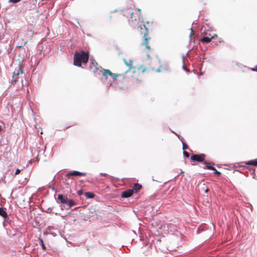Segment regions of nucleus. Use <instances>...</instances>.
<instances>
[{"label": "nucleus", "instance_id": "39", "mask_svg": "<svg viewBox=\"0 0 257 257\" xmlns=\"http://www.w3.org/2000/svg\"><path fill=\"white\" fill-rule=\"evenodd\" d=\"M30 163H32V160H31L30 161H29Z\"/></svg>", "mask_w": 257, "mask_h": 257}, {"label": "nucleus", "instance_id": "27", "mask_svg": "<svg viewBox=\"0 0 257 257\" xmlns=\"http://www.w3.org/2000/svg\"><path fill=\"white\" fill-rule=\"evenodd\" d=\"M77 193L79 196H81V195H83V191L82 189H80V190H78Z\"/></svg>", "mask_w": 257, "mask_h": 257}, {"label": "nucleus", "instance_id": "24", "mask_svg": "<svg viewBox=\"0 0 257 257\" xmlns=\"http://www.w3.org/2000/svg\"><path fill=\"white\" fill-rule=\"evenodd\" d=\"M183 156L184 157H186V158H189V153L186 152V151H183Z\"/></svg>", "mask_w": 257, "mask_h": 257}, {"label": "nucleus", "instance_id": "40", "mask_svg": "<svg viewBox=\"0 0 257 257\" xmlns=\"http://www.w3.org/2000/svg\"><path fill=\"white\" fill-rule=\"evenodd\" d=\"M182 173H183V172L182 171H181V172L180 173V174H182Z\"/></svg>", "mask_w": 257, "mask_h": 257}, {"label": "nucleus", "instance_id": "18", "mask_svg": "<svg viewBox=\"0 0 257 257\" xmlns=\"http://www.w3.org/2000/svg\"><path fill=\"white\" fill-rule=\"evenodd\" d=\"M39 244L41 245V246L42 247V249L43 250H45L46 249V247L45 245L44 244L43 239L39 237Z\"/></svg>", "mask_w": 257, "mask_h": 257}, {"label": "nucleus", "instance_id": "6", "mask_svg": "<svg viewBox=\"0 0 257 257\" xmlns=\"http://www.w3.org/2000/svg\"><path fill=\"white\" fill-rule=\"evenodd\" d=\"M134 193V190L128 189L122 192L121 197L124 198H127L132 196Z\"/></svg>", "mask_w": 257, "mask_h": 257}, {"label": "nucleus", "instance_id": "38", "mask_svg": "<svg viewBox=\"0 0 257 257\" xmlns=\"http://www.w3.org/2000/svg\"><path fill=\"white\" fill-rule=\"evenodd\" d=\"M255 178H256V176H255V175H254V176H253V178H254V179H255Z\"/></svg>", "mask_w": 257, "mask_h": 257}, {"label": "nucleus", "instance_id": "29", "mask_svg": "<svg viewBox=\"0 0 257 257\" xmlns=\"http://www.w3.org/2000/svg\"><path fill=\"white\" fill-rule=\"evenodd\" d=\"M182 68H183V69L185 71H187V72H188L189 71V70L188 69H187L184 64L183 65V66H182Z\"/></svg>", "mask_w": 257, "mask_h": 257}, {"label": "nucleus", "instance_id": "17", "mask_svg": "<svg viewBox=\"0 0 257 257\" xmlns=\"http://www.w3.org/2000/svg\"><path fill=\"white\" fill-rule=\"evenodd\" d=\"M168 228L171 230V231H177V227L176 225L172 224L168 225Z\"/></svg>", "mask_w": 257, "mask_h": 257}, {"label": "nucleus", "instance_id": "7", "mask_svg": "<svg viewBox=\"0 0 257 257\" xmlns=\"http://www.w3.org/2000/svg\"><path fill=\"white\" fill-rule=\"evenodd\" d=\"M57 199L58 200V203L66 205L68 198L67 197H64L62 194H58Z\"/></svg>", "mask_w": 257, "mask_h": 257}, {"label": "nucleus", "instance_id": "5", "mask_svg": "<svg viewBox=\"0 0 257 257\" xmlns=\"http://www.w3.org/2000/svg\"><path fill=\"white\" fill-rule=\"evenodd\" d=\"M86 174L85 173L80 172L78 171H73L66 174L65 177L69 178L71 176H85Z\"/></svg>", "mask_w": 257, "mask_h": 257}, {"label": "nucleus", "instance_id": "28", "mask_svg": "<svg viewBox=\"0 0 257 257\" xmlns=\"http://www.w3.org/2000/svg\"><path fill=\"white\" fill-rule=\"evenodd\" d=\"M20 172H21V170H20V169H17L16 170V172H15V175H18V174H19Z\"/></svg>", "mask_w": 257, "mask_h": 257}, {"label": "nucleus", "instance_id": "1", "mask_svg": "<svg viewBox=\"0 0 257 257\" xmlns=\"http://www.w3.org/2000/svg\"><path fill=\"white\" fill-rule=\"evenodd\" d=\"M141 10L139 9L137 10L135 13L132 12L131 19L128 20V22L132 26L135 28L140 29L141 34H144V41L142 45H146V48L150 49V47L147 45L148 41L150 39L148 35V30L143 22L141 21Z\"/></svg>", "mask_w": 257, "mask_h": 257}, {"label": "nucleus", "instance_id": "25", "mask_svg": "<svg viewBox=\"0 0 257 257\" xmlns=\"http://www.w3.org/2000/svg\"><path fill=\"white\" fill-rule=\"evenodd\" d=\"M47 213H54V212L53 211V209L52 208L49 207L47 209V210L46 211Z\"/></svg>", "mask_w": 257, "mask_h": 257}, {"label": "nucleus", "instance_id": "43", "mask_svg": "<svg viewBox=\"0 0 257 257\" xmlns=\"http://www.w3.org/2000/svg\"><path fill=\"white\" fill-rule=\"evenodd\" d=\"M2 198V195H1V194H0V198Z\"/></svg>", "mask_w": 257, "mask_h": 257}, {"label": "nucleus", "instance_id": "33", "mask_svg": "<svg viewBox=\"0 0 257 257\" xmlns=\"http://www.w3.org/2000/svg\"><path fill=\"white\" fill-rule=\"evenodd\" d=\"M30 0H23V3H27L28 2L30 1Z\"/></svg>", "mask_w": 257, "mask_h": 257}, {"label": "nucleus", "instance_id": "2", "mask_svg": "<svg viewBox=\"0 0 257 257\" xmlns=\"http://www.w3.org/2000/svg\"><path fill=\"white\" fill-rule=\"evenodd\" d=\"M91 64L89 66V69L91 70L96 75H99L102 73L103 76L104 77L105 80H107V75L111 77L113 81L116 79L118 75L113 73L108 69H103L102 67L100 68H97V63L92 58H90Z\"/></svg>", "mask_w": 257, "mask_h": 257}, {"label": "nucleus", "instance_id": "31", "mask_svg": "<svg viewBox=\"0 0 257 257\" xmlns=\"http://www.w3.org/2000/svg\"><path fill=\"white\" fill-rule=\"evenodd\" d=\"M252 71H256V72H257V66H256L255 68H252Z\"/></svg>", "mask_w": 257, "mask_h": 257}, {"label": "nucleus", "instance_id": "41", "mask_svg": "<svg viewBox=\"0 0 257 257\" xmlns=\"http://www.w3.org/2000/svg\"><path fill=\"white\" fill-rule=\"evenodd\" d=\"M151 246H152V245H151V244H150V245H149V247H151Z\"/></svg>", "mask_w": 257, "mask_h": 257}, {"label": "nucleus", "instance_id": "23", "mask_svg": "<svg viewBox=\"0 0 257 257\" xmlns=\"http://www.w3.org/2000/svg\"><path fill=\"white\" fill-rule=\"evenodd\" d=\"M191 30V33L190 34V36H189V38H190V42H191L192 40V36L193 35V28H191L190 29Z\"/></svg>", "mask_w": 257, "mask_h": 257}, {"label": "nucleus", "instance_id": "13", "mask_svg": "<svg viewBox=\"0 0 257 257\" xmlns=\"http://www.w3.org/2000/svg\"><path fill=\"white\" fill-rule=\"evenodd\" d=\"M84 195L86 198L89 199L93 198L95 196L94 193L92 192H86L84 193Z\"/></svg>", "mask_w": 257, "mask_h": 257}, {"label": "nucleus", "instance_id": "32", "mask_svg": "<svg viewBox=\"0 0 257 257\" xmlns=\"http://www.w3.org/2000/svg\"><path fill=\"white\" fill-rule=\"evenodd\" d=\"M100 175L104 176H106L107 175V174H106V173H100Z\"/></svg>", "mask_w": 257, "mask_h": 257}, {"label": "nucleus", "instance_id": "16", "mask_svg": "<svg viewBox=\"0 0 257 257\" xmlns=\"http://www.w3.org/2000/svg\"><path fill=\"white\" fill-rule=\"evenodd\" d=\"M19 79V76L17 75H15L13 74L12 78L11 81V83L12 85L16 84L18 82V80Z\"/></svg>", "mask_w": 257, "mask_h": 257}, {"label": "nucleus", "instance_id": "12", "mask_svg": "<svg viewBox=\"0 0 257 257\" xmlns=\"http://www.w3.org/2000/svg\"><path fill=\"white\" fill-rule=\"evenodd\" d=\"M68 206L69 208L74 206L76 205L75 201L71 199H68L66 204Z\"/></svg>", "mask_w": 257, "mask_h": 257}, {"label": "nucleus", "instance_id": "37", "mask_svg": "<svg viewBox=\"0 0 257 257\" xmlns=\"http://www.w3.org/2000/svg\"><path fill=\"white\" fill-rule=\"evenodd\" d=\"M51 234H52L53 236H55V234L54 233H51Z\"/></svg>", "mask_w": 257, "mask_h": 257}, {"label": "nucleus", "instance_id": "42", "mask_svg": "<svg viewBox=\"0 0 257 257\" xmlns=\"http://www.w3.org/2000/svg\"><path fill=\"white\" fill-rule=\"evenodd\" d=\"M144 244L146 245H147V243H146L145 242H144Z\"/></svg>", "mask_w": 257, "mask_h": 257}, {"label": "nucleus", "instance_id": "19", "mask_svg": "<svg viewBox=\"0 0 257 257\" xmlns=\"http://www.w3.org/2000/svg\"><path fill=\"white\" fill-rule=\"evenodd\" d=\"M205 164H206V165L204 167V169H208L209 170H211V171L214 170V169H215V167L207 164V163Z\"/></svg>", "mask_w": 257, "mask_h": 257}, {"label": "nucleus", "instance_id": "26", "mask_svg": "<svg viewBox=\"0 0 257 257\" xmlns=\"http://www.w3.org/2000/svg\"><path fill=\"white\" fill-rule=\"evenodd\" d=\"M213 171V173L216 174V175H220L221 174V173L219 171H218L215 168V169H214V170H212Z\"/></svg>", "mask_w": 257, "mask_h": 257}, {"label": "nucleus", "instance_id": "20", "mask_svg": "<svg viewBox=\"0 0 257 257\" xmlns=\"http://www.w3.org/2000/svg\"><path fill=\"white\" fill-rule=\"evenodd\" d=\"M181 142L182 143V149H183V151H185L186 149H188V145L185 143H184L182 140H181Z\"/></svg>", "mask_w": 257, "mask_h": 257}, {"label": "nucleus", "instance_id": "34", "mask_svg": "<svg viewBox=\"0 0 257 257\" xmlns=\"http://www.w3.org/2000/svg\"><path fill=\"white\" fill-rule=\"evenodd\" d=\"M156 71H157V72H160L161 71L160 68H159L158 69H157L156 70Z\"/></svg>", "mask_w": 257, "mask_h": 257}, {"label": "nucleus", "instance_id": "30", "mask_svg": "<svg viewBox=\"0 0 257 257\" xmlns=\"http://www.w3.org/2000/svg\"><path fill=\"white\" fill-rule=\"evenodd\" d=\"M49 187L52 189V191L56 192V189H55V188L54 187H51V186H50Z\"/></svg>", "mask_w": 257, "mask_h": 257}, {"label": "nucleus", "instance_id": "44", "mask_svg": "<svg viewBox=\"0 0 257 257\" xmlns=\"http://www.w3.org/2000/svg\"><path fill=\"white\" fill-rule=\"evenodd\" d=\"M147 57H150L149 55H147Z\"/></svg>", "mask_w": 257, "mask_h": 257}, {"label": "nucleus", "instance_id": "4", "mask_svg": "<svg viewBox=\"0 0 257 257\" xmlns=\"http://www.w3.org/2000/svg\"><path fill=\"white\" fill-rule=\"evenodd\" d=\"M205 155L204 154H200L199 155H193L191 156L190 159L192 161H195L197 162H202L204 164H206L207 161H205Z\"/></svg>", "mask_w": 257, "mask_h": 257}, {"label": "nucleus", "instance_id": "35", "mask_svg": "<svg viewBox=\"0 0 257 257\" xmlns=\"http://www.w3.org/2000/svg\"><path fill=\"white\" fill-rule=\"evenodd\" d=\"M172 132H173V133H174V134H175L177 136H178V137L180 139V138H179V136L178 135H177V134L175 133V132H174L173 131H172Z\"/></svg>", "mask_w": 257, "mask_h": 257}, {"label": "nucleus", "instance_id": "21", "mask_svg": "<svg viewBox=\"0 0 257 257\" xmlns=\"http://www.w3.org/2000/svg\"><path fill=\"white\" fill-rule=\"evenodd\" d=\"M22 0H9L8 3L11 4H16L20 2Z\"/></svg>", "mask_w": 257, "mask_h": 257}, {"label": "nucleus", "instance_id": "14", "mask_svg": "<svg viewBox=\"0 0 257 257\" xmlns=\"http://www.w3.org/2000/svg\"><path fill=\"white\" fill-rule=\"evenodd\" d=\"M246 165H252L257 167V159L252 160L245 162Z\"/></svg>", "mask_w": 257, "mask_h": 257}, {"label": "nucleus", "instance_id": "9", "mask_svg": "<svg viewBox=\"0 0 257 257\" xmlns=\"http://www.w3.org/2000/svg\"><path fill=\"white\" fill-rule=\"evenodd\" d=\"M0 216L3 217L5 219L8 217V215L6 211V208L0 207Z\"/></svg>", "mask_w": 257, "mask_h": 257}, {"label": "nucleus", "instance_id": "3", "mask_svg": "<svg viewBox=\"0 0 257 257\" xmlns=\"http://www.w3.org/2000/svg\"><path fill=\"white\" fill-rule=\"evenodd\" d=\"M88 59L89 54L88 52L83 50H81L80 52H76L74 55V65L84 68V67L82 66V63L86 64L88 62Z\"/></svg>", "mask_w": 257, "mask_h": 257}, {"label": "nucleus", "instance_id": "36", "mask_svg": "<svg viewBox=\"0 0 257 257\" xmlns=\"http://www.w3.org/2000/svg\"><path fill=\"white\" fill-rule=\"evenodd\" d=\"M2 131V126L0 125V132Z\"/></svg>", "mask_w": 257, "mask_h": 257}, {"label": "nucleus", "instance_id": "10", "mask_svg": "<svg viewBox=\"0 0 257 257\" xmlns=\"http://www.w3.org/2000/svg\"><path fill=\"white\" fill-rule=\"evenodd\" d=\"M214 36H212L211 38H209L207 36H204L200 40V41L202 43H209L213 38Z\"/></svg>", "mask_w": 257, "mask_h": 257}, {"label": "nucleus", "instance_id": "22", "mask_svg": "<svg viewBox=\"0 0 257 257\" xmlns=\"http://www.w3.org/2000/svg\"><path fill=\"white\" fill-rule=\"evenodd\" d=\"M64 184L66 186V188H69L70 190V183L66 180L63 181Z\"/></svg>", "mask_w": 257, "mask_h": 257}, {"label": "nucleus", "instance_id": "11", "mask_svg": "<svg viewBox=\"0 0 257 257\" xmlns=\"http://www.w3.org/2000/svg\"><path fill=\"white\" fill-rule=\"evenodd\" d=\"M142 187V185L139 184V183H135L134 185V187L133 189H131L132 190H134V192H138V191H139Z\"/></svg>", "mask_w": 257, "mask_h": 257}, {"label": "nucleus", "instance_id": "15", "mask_svg": "<svg viewBox=\"0 0 257 257\" xmlns=\"http://www.w3.org/2000/svg\"><path fill=\"white\" fill-rule=\"evenodd\" d=\"M123 61L124 64L127 66L130 69H131L133 67V61L132 60H129L128 61H127L126 59H124Z\"/></svg>", "mask_w": 257, "mask_h": 257}, {"label": "nucleus", "instance_id": "8", "mask_svg": "<svg viewBox=\"0 0 257 257\" xmlns=\"http://www.w3.org/2000/svg\"><path fill=\"white\" fill-rule=\"evenodd\" d=\"M23 72V66L22 65H19L18 69H15L13 74L17 76H19L20 74H22Z\"/></svg>", "mask_w": 257, "mask_h": 257}]
</instances>
